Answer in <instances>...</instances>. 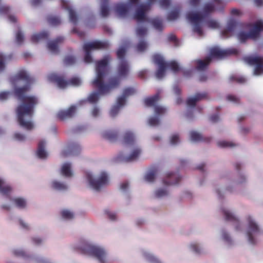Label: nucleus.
<instances>
[{"label": "nucleus", "mask_w": 263, "mask_h": 263, "mask_svg": "<svg viewBox=\"0 0 263 263\" xmlns=\"http://www.w3.org/2000/svg\"><path fill=\"white\" fill-rule=\"evenodd\" d=\"M11 253L15 256L21 257L27 261H30L31 254L28 253L22 248H14L11 250Z\"/></svg>", "instance_id": "obj_30"}, {"label": "nucleus", "mask_w": 263, "mask_h": 263, "mask_svg": "<svg viewBox=\"0 0 263 263\" xmlns=\"http://www.w3.org/2000/svg\"><path fill=\"white\" fill-rule=\"evenodd\" d=\"M72 249L93 258L99 263H108V251L103 247L96 244L84 238L80 239L77 242L71 245Z\"/></svg>", "instance_id": "obj_6"}, {"label": "nucleus", "mask_w": 263, "mask_h": 263, "mask_svg": "<svg viewBox=\"0 0 263 263\" xmlns=\"http://www.w3.org/2000/svg\"><path fill=\"white\" fill-rule=\"evenodd\" d=\"M77 107L75 105H71L66 109L60 110L57 114V117L62 120H66L73 117L76 112Z\"/></svg>", "instance_id": "obj_23"}, {"label": "nucleus", "mask_w": 263, "mask_h": 263, "mask_svg": "<svg viewBox=\"0 0 263 263\" xmlns=\"http://www.w3.org/2000/svg\"><path fill=\"white\" fill-rule=\"evenodd\" d=\"M170 191L166 187H160L156 189L153 192V197L157 199H162L168 197Z\"/></svg>", "instance_id": "obj_29"}, {"label": "nucleus", "mask_w": 263, "mask_h": 263, "mask_svg": "<svg viewBox=\"0 0 263 263\" xmlns=\"http://www.w3.org/2000/svg\"><path fill=\"white\" fill-rule=\"evenodd\" d=\"M125 105L124 103H118V99H117L116 103L110 109L109 111V115L110 117L114 118L119 114L121 109Z\"/></svg>", "instance_id": "obj_42"}, {"label": "nucleus", "mask_w": 263, "mask_h": 263, "mask_svg": "<svg viewBox=\"0 0 263 263\" xmlns=\"http://www.w3.org/2000/svg\"><path fill=\"white\" fill-rule=\"evenodd\" d=\"M29 261L33 263H56L49 258L33 254H31Z\"/></svg>", "instance_id": "obj_38"}, {"label": "nucleus", "mask_w": 263, "mask_h": 263, "mask_svg": "<svg viewBox=\"0 0 263 263\" xmlns=\"http://www.w3.org/2000/svg\"><path fill=\"white\" fill-rule=\"evenodd\" d=\"M220 237L221 240L224 244L230 247L234 246L235 244L234 240L231 236L230 233L224 229H222L220 231Z\"/></svg>", "instance_id": "obj_28"}, {"label": "nucleus", "mask_w": 263, "mask_h": 263, "mask_svg": "<svg viewBox=\"0 0 263 263\" xmlns=\"http://www.w3.org/2000/svg\"><path fill=\"white\" fill-rule=\"evenodd\" d=\"M100 114V109L97 106H95L91 111V115L93 117H97Z\"/></svg>", "instance_id": "obj_63"}, {"label": "nucleus", "mask_w": 263, "mask_h": 263, "mask_svg": "<svg viewBox=\"0 0 263 263\" xmlns=\"http://www.w3.org/2000/svg\"><path fill=\"white\" fill-rule=\"evenodd\" d=\"M187 247L190 252L195 254L200 255L205 253L203 246L196 241L190 242Z\"/></svg>", "instance_id": "obj_27"}, {"label": "nucleus", "mask_w": 263, "mask_h": 263, "mask_svg": "<svg viewBox=\"0 0 263 263\" xmlns=\"http://www.w3.org/2000/svg\"><path fill=\"white\" fill-rule=\"evenodd\" d=\"M206 97L205 93H198L188 98L186 104L187 108L185 113V117L188 120L193 118V109L197 102L204 99Z\"/></svg>", "instance_id": "obj_18"}, {"label": "nucleus", "mask_w": 263, "mask_h": 263, "mask_svg": "<svg viewBox=\"0 0 263 263\" xmlns=\"http://www.w3.org/2000/svg\"><path fill=\"white\" fill-rule=\"evenodd\" d=\"M62 218L64 220H71L75 217L74 212L69 209H63L61 212Z\"/></svg>", "instance_id": "obj_41"}, {"label": "nucleus", "mask_w": 263, "mask_h": 263, "mask_svg": "<svg viewBox=\"0 0 263 263\" xmlns=\"http://www.w3.org/2000/svg\"><path fill=\"white\" fill-rule=\"evenodd\" d=\"M11 92L9 91H4L0 92V101H5L7 100L11 95Z\"/></svg>", "instance_id": "obj_54"}, {"label": "nucleus", "mask_w": 263, "mask_h": 263, "mask_svg": "<svg viewBox=\"0 0 263 263\" xmlns=\"http://www.w3.org/2000/svg\"><path fill=\"white\" fill-rule=\"evenodd\" d=\"M18 222L22 229L28 230L30 229L29 224L24 220L21 218L18 219Z\"/></svg>", "instance_id": "obj_53"}, {"label": "nucleus", "mask_w": 263, "mask_h": 263, "mask_svg": "<svg viewBox=\"0 0 263 263\" xmlns=\"http://www.w3.org/2000/svg\"><path fill=\"white\" fill-rule=\"evenodd\" d=\"M104 213L110 220L115 221L117 219V217L115 212L109 209H106L104 210Z\"/></svg>", "instance_id": "obj_49"}, {"label": "nucleus", "mask_w": 263, "mask_h": 263, "mask_svg": "<svg viewBox=\"0 0 263 263\" xmlns=\"http://www.w3.org/2000/svg\"><path fill=\"white\" fill-rule=\"evenodd\" d=\"M48 23L53 26H57L61 23V19L57 16H49L48 18Z\"/></svg>", "instance_id": "obj_51"}, {"label": "nucleus", "mask_w": 263, "mask_h": 263, "mask_svg": "<svg viewBox=\"0 0 263 263\" xmlns=\"http://www.w3.org/2000/svg\"><path fill=\"white\" fill-rule=\"evenodd\" d=\"M160 6L163 9H166L170 4V0H159Z\"/></svg>", "instance_id": "obj_60"}, {"label": "nucleus", "mask_w": 263, "mask_h": 263, "mask_svg": "<svg viewBox=\"0 0 263 263\" xmlns=\"http://www.w3.org/2000/svg\"><path fill=\"white\" fill-rule=\"evenodd\" d=\"M109 46L107 41H95L86 43L83 45V49L85 52L84 61L86 63L92 62V58L91 52L92 50L107 48Z\"/></svg>", "instance_id": "obj_13"}, {"label": "nucleus", "mask_w": 263, "mask_h": 263, "mask_svg": "<svg viewBox=\"0 0 263 263\" xmlns=\"http://www.w3.org/2000/svg\"><path fill=\"white\" fill-rule=\"evenodd\" d=\"M46 142L42 140L39 143L38 148L36 151V155L37 157L42 159H46L48 157V153L45 150Z\"/></svg>", "instance_id": "obj_32"}, {"label": "nucleus", "mask_w": 263, "mask_h": 263, "mask_svg": "<svg viewBox=\"0 0 263 263\" xmlns=\"http://www.w3.org/2000/svg\"><path fill=\"white\" fill-rule=\"evenodd\" d=\"M141 253L143 258L149 263H164L159 258L147 249H142Z\"/></svg>", "instance_id": "obj_26"}, {"label": "nucleus", "mask_w": 263, "mask_h": 263, "mask_svg": "<svg viewBox=\"0 0 263 263\" xmlns=\"http://www.w3.org/2000/svg\"><path fill=\"white\" fill-rule=\"evenodd\" d=\"M63 37L59 36L55 40L49 41L47 44L48 50L53 54L58 53L59 52L58 44L63 41Z\"/></svg>", "instance_id": "obj_33"}, {"label": "nucleus", "mask_w": 263, "mask_h": 263, "mask_svg": "<svg viewBox=\"0 0 263 263\" xmlns=\"http://www.w3.org/2000/svg\"><path fill=\"white\" fill-rule=\"evenodd\" d=\"M50 187L52 190L59 192L66 191L69 188L68 184L59 178L53 179L50 182Z\"/></svg>", "instance_id": "obj_24"}, {"label": "nucleus", "mask_w": 263, "mask_h": 263, "mask_svg": "<svg viewBox=\"0 0 263 263\" xmlns=\"http://www.w3.org/2000/svg\"><path fill=\"white\" fill-rule=\"evenodd\" d=\"M261 31H263V21L260 20L255 24L249 32H240L238 34L237 37L241 43L245 42L249 39L256 40L259 37Z\"/></svg>", "instance_id": "obj_14"}, {"label": "nucleus", "mask_w": 263, "mask_h": 263, "mask_svg": "<svg viewBox=\"0 0 263 263\" xmlns=\"http://www.w3.org/2000/svg\"><path fill=\"white\" fill-rule=\"evenodd\" d=\"M126 43L121 46L117 52L119 59V65L117 69L118 77L110 78L107 84H105L104 79L109 71L108 64L110 60L109 55L98 61L96 67V78L92 81L93 85L98 89V91L91 93L87 98L88 101L90 103H96L99 100L101 96L109 93L112 90L116 88L119 85L121 79H125L128 76L130 67L128 62L125 59V54L127 47Z\"/></svg>", "instance_id": "obj_1"}, {"label": "nucleus", "mask_w": 263, "mask_h": 263, "mask_svg": "<svg viewBox=\"0 0 263 263\" xmlns=\"http://www.w3.org/2000/svg\"><path fill=\"white\" fill-rule=\"evenodd\" d=\"M123 142L130 146L136 144L134 133L130 130L125 132L123 137Z\"/></svg>", "instance_id": "obj_34"}, {"label": "nucleus", "mask_w": 263, "mask_h": 263, "mask_svg": "<svg viewBox=\"0 0 263 263\" xmlns=\"http://www.w3.org/2000/svg\"><path fill=\"white\" fill-rule=\"evenodd\" d=\"M231 80H235L238 83H243L246 82V79L243 77L232 76L230 77Z\"/></svg>", "instance_id": "obj_62"}, {"label": "nucleus", "mask_w": 263, "mask_h": 263, "mask_svg": "<svg viewBox=\"0 0 263 263\" xmlns=\"http://www.w3.org/2000/svg\"><path fill=\"white\" fill-rule=\"evenodd\" d=\"M180 12V9L178 7L173 8L170 12H168L167 16V20L169 21H175L179 17Z\"/></svg>", "instance_id": "obj_43"}, {"label": "nucleus", "mask_w": 263, "mask_h": 263, "mask_svg": "<svg viewBox=\"0 0 263 263\" xmlns=\"http://www.w3.org/2000/svg\"><path fill=\"white\" fill-rule=\"evenodd\" d=\"M142 150L141 147L137 144L131 145L128 154L123 153H120L117 161L118 162H130L138 160L141 155Z\"/></svg>", "instance_id": "obj_15"}, {"label": "nucleus", "mask_w": 263, "mask_h": 263, "mask_svg": "<svg viewBox=\"0 0 263 263\" xmlns=\"http://www.w3.org/2000/svg\"><path fill=\"white\" fill-rule=\"evenodd\" d=\"M155 1L147 0L146 3L139 5L134 14V18L137 22L136 33L139 41L136 46V50L139 52L144 51L148 47V44L144 38L147 33V23L151 24L153 27L158 32L162 31L164 27L162 18L159 17L149 18L146 15V12L148 10Z\"/></svg>", "instance_id": "obj_3"}, {"label": "nucleus", "mask_w": 263, "mask_h": 263, "mask_svg": "<svg viewBox=\"0 0 263 263\" xmlns=\"http://www.w3.org/2000/svg\"><path fill=\"white\" fill-rule=\"evenodd\" d=\"M136 89L133 87H128L124 89L122 95L118 99V103H124L125 104L126 98L136 93Z\"/></svg>", "instance_id": "obj_31"}, {"label": "nucleus", "mask_w": 263, "mask_h": 263, "mask_svg": "<svg viewBox=\"0 0 263 263\" xmlns=\"http://www.w3.org/2000/svg\"><path fill=\"white\" fill-rule=\"evenodd\" d=\"M129 189V185L127 182H123L120 185V190L124 193H127Z\"/></svg>", "instance_id": "obj_57"}, {"label": "nucleus", "mask_w": 263, "mask_h": 263, "mask_svg": "<svg viewBox=\"0 0 263 263\" xmlns=\"http://www.w3.org/2000/svg\"><path fill=\"white\" fill-rule=\"evenodd\" d=\"M181 179L178 173L168 172L163 179V183L165 185H177Z\"/></svg>", "instance_id": "obj_22"}, {"label": "nucleus", "mask_w": 263, "mask_h": 263, "mask_svg": "<svg viewBox=\"0 0 263 263\" xmlns=\"http://www.w3.org/2000/svg\"><path fill=\"white\" fill-rule=\"evenodd\" d=\"M14 138L18 141H24L26 140V137L23 134L20 133H15L14 134Z\"/></svg>", "instance_id": "obj_58"}, {"label": "nucleus", "mask_w": 263, "mask_h": 263, "mask_svg": "<svg viewBox=\"0 0 263 263\" xmlns=\"http://www.w3.org/2000/svg\"><path fill=\"white\" fill-rule=\"evenodd\" d=\"M190 140L193 143H197L203 141L202 135L195 131H191L189 133Z\"/></svg>", "instance_id": "obj_46"}, {"label": "nucleus", "mask_w": 263, "mask_h": 263, "mask_svg": "<svg viewBox=\"0 0 263 263\" xmlns=\"http://www.w3.org/2000/svg\"><path fill=\"white\" fill-rule=\"evenodd\" d=\"M219 208L225 219L232 222L236 232L243 234L250 245H255L257 243V238L261 232L259 226L253 217L251 215L246 217V227L245 229L243 222L239 220L234 211L229 208L226 203H221Z\"/></svg>", "instance_id": "obj_4"}, {"label": "nucleus", "mask_w": 263, "mask_h": 263, "mask_svg": "<svg viewBox=\"0 0 263 263\" xmlns=\"http://www.w3.org/2000/svg\"><path fill=\"white\" fill-rule=\"evenodd\" d=\"M237 51L234 49H221L216 47L210 49V55L204 61L199 60L197 61L196 69L198 71L204 70L213 58H221L225 55L231 54H236Z\"/></svg>", "instance_id": "obj_11"}, {"label": "nucleus", "mask_w": 263, "mask_h": 263, "mask_svg": "<svg viewBox=\"0 0 263 263\" xmlns=\"http://www.w3.org/2000/svg\"><path fill=\"white\" fill-rule=\"evenodd\" d=\"M64 62L66 65H71L76 62V58L73 56H67L65 58Z\"/></svg>", "instance_id": "obj_56"}, {"label": "nucleus", "mask_w": 263, "mask_h": 263, "mask_svg": "<svg viewBox=\"0 0 263 263\" xmlns=\"http://www.w3.org/2000/svg\"><path fill=\"white\" fill-rule=\"evenodd\" d=\"M81 151L80 144L77 142L69 143L62 151L61 155L63 157L76 156Z\"/></svg>", "instance_id": "obj_20"}, {"label": "nucleus", "mask_w": 263, "mask_h": 263, "mask_svg": "<svg viewBox=\"0 0 263 263\" xmlns=\"http://www.w3.org/2000/svg\"><path fill=\"white\" fill-rule=\"evenodd\" d=\"M238 25V22L233 18H231L227 23L226 30L222 32V34L224 37H228L229 33L232 32Z\"/></svg>", "instance_id": "obj_36"}, {"label": "nucleus", "mask_w": 263, "mask_h": 263, "mask_svg": "<svg viewBox=\"0 0 263 263\" xmlns=\"http://www.w3.org/2000/svg\"><path fill=\"white\" fill-rule=\"evenodd\" d=\"M141 253L143 258L149 263H164L159 258L147 249H142Z\"/></svg>", "instance_id": "obj_25"}, {"label": "nucleus", "mask_w": 263, "mask_h": 263, "mask_svg": "<svg viewBox=\"0 0 263 263\" xmlns=\"http://www.w3.org/2000/svg\"><path fill=\"white\" fill-rule=\"evenodd\" d=\"M153 60L154 63L158 66L155 73L157 79L160 80L164 77L167 68H170L174 72H176L181 69V67L176 61L165 62L163 56L160 54H155Z\"/></svg>", "instance_id": "obj_10"}, {"label": "nucleus", "mask_w": 263, "mask_h": 263, "mask_svg": "<svg viewBox=\"0 0 263 263\" xmlns=\"http://www.w3.org/2000/svg\"><path fill=\"white\" fill-rule=\"evenodd\" d=\"M244 61L251 66H254L253 74L259 76L263 74V58L251 55L243 58Z\"/></svg>", "instance_id": "obj_17"}, {"label": "nucleus", "mask_w": 263, "mask_h": 263, "mask_svg": "<svg viewBox=\"0 0 263 263\" xmlns=\"http://www.w3.org/2000/svg\"><path fill=\"white\" fill-rule=\"evenodd\" d=\"M108 1L109 0H101L100 14L102 17H106L109 14Z\"/></svg>", "instance_id": "obj_40"}, {"label": "nucleus", "mask_w": 263, "mask_h": 263, "mask_svg": "<svg viewBox=\"0 0 263 263\" xmlns=\"http://www.w3.org/2000/svg\"><path fill=\"white\" fill-rule=\"evenodd\" d=\"M201 0H190L189 4L193 8L196 9L200 4Z\"/></svg>", "instance_id": "obj_64"}, {"label": "nucleus", "mask_w": 263, "mask_h": 263, "mask_svg": "<svg viewBox=\"0 0 263 263\" xmlns=\"http://www.w3.org/2000/svg\"><path fill=\"white\" fill-rule=\"evenodd\" d=\"M227 100L230 102H231L234 104H237L239 103V99L238 98L235 96L229 95L227 97Z\"/></svg>", "instance_id": "obj_59"}, {"label": "nucleus", "mask_w": 263, "mask_h": 263, "mask_svg": "<svg viewBox=\"0 0 263 263\" xmlns=\"http://www.w3.org/2000/svg\"><path fill=\"white\" fill-rule=\"evenodd\" d=\"M221 0H213L211 2L205 3L199 12L188 11L186 17L192 26L193 31L199 36L203 34L202 27L204 20L215 10V5H219Z\"/></svg>", "instance_id": "obj_5"}, {"label": "nucleus", "mask_w": 263, "mask_h": 263, "mask_svg": "<svg viewBox=\"0 0 263 263\" xmlns=\"http://www.w3.org/2000/svg\"><path fill=\"white\" fill-rule=\"evenodd\" d=\"M48 79L51 82L56 83L60 88H65L69 85L79 86L82 83V80L78 77L72 78L69 81H65L63 77L55 73H51L48 76Z\"/></svg>", "instance_id": "obj_16"}, {"label": "nucleus", "mask_w": 263, "mask_h": 263, "mask_svg": "<svg viewBox=\"0 0 263 263\" xmlns=\"http://www.w3.org/2000/svg\"><path fill=\"white\" fill-rule=\"evenodd\" d=\"M33 81L34 79L25 69L19 70L10 79L14 87V95L21 102L16 109L17 120L20 126L27 130L34 128L32 117L34 108L39 103L38 99L35 96L25 95Z\"/></svg>", "instance_id": "obj_2"}, {"label": "nucleus", "mask_w": 263, "mask_h": 263, "mask_svg": "<svg viewBox=\"0 0 263 263\" xmlns=\"http://www.w3.org/2000/svg\"><path fill=\"white\" fill-rule=\"evenodd\" d=\"M61 4L62 8L68 12L70 22L74 25L77 24L79 17L69 3L66 0H61Z\"/></svg>", "instance_id": "obj_21"}, {"label": "nucleus", "mask_w": 263, "mask_h": 263, "mask_svg": "<svg viewBox=\"0 0 263 263\" xmlns=\"http://www.w3.org/2000/svg\"><path fill=\"white\" fill-rule=\"evenodd\" d=\"M32 243L36 246H39L43 242V239L39 237H32L31 239Z\"/></svg>", "instance_id": "obj_61"}, {"label": "nucleus", "mask_w": 263, "mask_h": 263, "mask_svg": "<svg viewBox=\"0 0 263 263\" xmlns=\"http://www.w3.org/2000/svg\"><path fill=\"white\" fill-rule=\"evenodd\" d=\"M217 145L220 148H233L239 146V144L234 141H227L224 140H218L216 142Z\"/></svg>", "instance_id": "obj_37"}, {"label": "nucleus", "mask_w": 263, "mask_h": 263, "mask_svg": "<svg viewBox=\"0 0 263 263\" xmlns=\"http://www.w3.org/2000/svg\"><path fill=\"white\" fill-rule=\"evenodd\" d=\"M11 12V8L6 5H3L0 7V14H8L9 15V20L11 22H15L16 21V17L14 15H10Z\"/></svg>", "instance_id": "obj_39"}, {"label": "nucleus", "mask_w": 263, "mask_h": 263, "mask_svg": "<svg viewBox=\"0 0 263 263\" xmlns=\"http://www.w3.org/2000/svg\"><path fill=\"white\" fill-rule=\"evenodd\" d=\"M12 58V54H4L0 53V72H2L5 67V63L10 60Z\"/></svg>", "instance_id": "obj_45"}, {"label": "nucleus", "mask_w": 263, "mask_h": 263, "mask_svg": "<svg viewBox=\"0 0 263 263\" xmlns=\"http://www.w3.org/2000/svg\"><path fill=\"white\" fill-rule=\"evenodd\" d=\"M180 142V137L178 134H174L170 137V143L173 145H176Z\"/></svg>", "instance_id": "obj_50"}, {"label": "nucleus", "mask_w": 263, "mask_h": 263, "mask_svg": "<svg viewBox=\"0 0 263 263\" xmlns=\"http://www.w3.org/2000/svg\"><path fill=\"white\" fill-rule=\"evenodd\" d=\"M61 174L66 178L71 177L73 175L71 164L69 162L64 163L61 168Z\"/></svg>", "instance_id": "obj_35"}, {"label": "nucleus", "mask_w": 263, "mask_h": 263, "mask_svg": "<svg viewBox=\"0 0 263 263\" xmlns=\"http://www.w3.org/2000/svg\"><path fill=\"white\" fill-rule=\"evenodd\" d=\"M205 23L208 27L211 29H215L219 27V23L215 20L209 19L207 20Z\"/></svg>", "instance_id": "obj_48"}, {"label": "nucleus", "mask_w": 263, "mask_h": 263, "mask_svg": "<svg viewBox=\"0 0 263 263\" xmlns=\"http://www.w3.org/2000/svg\"><path fill=\"white\" fill-rule=\"evenodd\" d=\"M139 0H129L126 3H122L117 4L115 8V10L117 14L121 17H124L128 11L136 5Z\"/></svg>", "instance_id": "obj_19"}, {"label": "nucleus", "mask_w": 263, "mask_h": 263, "mask_svg": "<svg viewBox=\"0 0 263 263\" xmlns=\"http://www.w3.org/2000/svg\"><path fill=\"white\" fill-rule=\"evenodd\" d=\"M16 42L18 45H21L24 40V36L21 31L18 30L16 33Z\"/></svg>", "instance_id": "obj_52"}, {"label": "nucleus", "mask_w": 263, "mask_h": 263, "mask_svg": "<svg viewBox=\"0 0 263 263\" xmlns=\"http://www.w3.org/2000/svg\"><path fill=\"white\" fill-rule=\"evenodd\" d=\"M219 178L223 179L227 182H232L231 183L227 186L226 191L230 193H234L235 191V184H244L247 182V179L246 176L243 174H240L235 181L232 180L233 176L231 171L226 170L220 173Z\"/></svg>", "instance_id": "obj_12"}, {"label": "nucleus", "mask_w": 263, "mask_h": 263, "mask_svg": "<svg viewBox=\"0 0 263 263\" xmlns=\"http://www.w3.org/2000/svg\"><path fill=\"white\" fill-rule=\"evenodd\" d=\"M159 100L158 93L153 97L145 99L144 102L148 107H154L155 115L151 117L148 120L149 125L151 126H157L160 124V117L165 114L166 108L157 103Z\"/></svg>", "instance_id": "obj_9"}, {"label": "nucleus", "mask_w": 263, "mask_h": 263, "mask_svg": "<svg viewBox=\"0 0 263 263\" xmlns=\"http://www.w3.org/2000/svg\"><path fill=\"white\" fill-rule=\"evenodd\" d=\"M156 175L155 170H150L146 172L144 176V179L148 182H152L154 181Z\"/></svg>", "instance_id": "obj_47"}, {"label": "nucleus", "mask_w": 263, "mask_h": 263, "mask_svg": "<svg viewBox=\"0 0 263 263\" xmlns=\"http://www.w3.org/2000/svg\"><path fill=\"white\" fill-rule=\"evenodd\" d=\"M12 191L11 186L4 179L0 178V194L9 199L17 209L21 210L27 209V199L22 197H11Z\"/></svg>", "instance_id": "obj_8"}, {"label": "nucleus", "mask_w": 263, "mask_h": 263, "mask_svg": "<svg viewBox=\"0 0 263 263\" xmlns=\"http://www.w3.org/2000/svg\"><path fill=\"white\" fill-rule=\"evenodd\" d=\"M103 137L108 139H113L116 137V135L110 130H106L102 133Z\"/></svg>", "instance_id": "obj_55"}, {"label": "nucleus", "mask_w": 263, "mask_h": 263, "mask_svg": "<svg viewBox=\"0 0 263 263\" xmlns=\"http://www.w3.org/2000/svg\"><path fill=\"white\" fill-rule=\"evenodd\" d=\"M84 178L87 185L90 189L97 192L108 185L109 183V175L104 171L96 175L90 171H87L85 173Z\"/></svg>", "instance_id": "obj_7"}, {"label": "nucleus", "mask_w": 263, "mask_h": 263, "mask_svg": "<svg viewBox=\"0 0 263 263\" xmlns=\"http://www.w3.org/2000/svg\"><path fill=\"white\" fill-rule=\"evenodd\" d=\"M49 34L47 31H43L39 33H35L31 36V41L33 43H36L40 41L47 39Z\"/></svg>", "instance_id": "obj_44"}]
</instances>
